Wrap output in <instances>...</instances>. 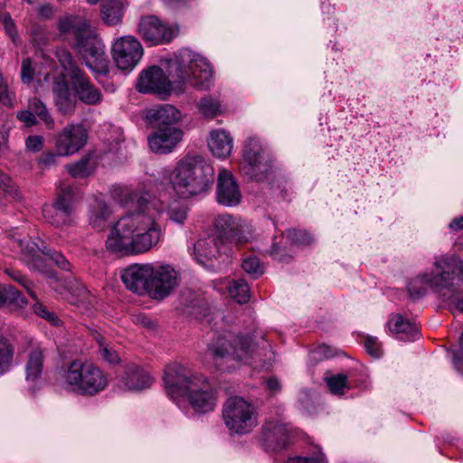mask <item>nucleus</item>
Instances as JSON below:
<instances>
[{"mask_svg": "<svg viewBox=\"0 0 463 463\" xmlns=\"http://www.w3.org/2000/svg\"><path fill=\"white\" fill-rule=\"evenodd\" d=\"M175 74L178 83L173 86L163 69L151 66L144 70L137 83V90L141 93H155L164 97L173 91L176 94L184 92V84L191 82L198 90H208L212 84L213 71L208 61L189 49H181L175 57Z\"/></svg>", "mask_w": 463, "mask_h": 463, "instance_id": "1", "label": "nucleus"}, {"mask_svg": "<svg viewBox=\"0 0 463 463\" xmlns=\"http://www.w3.org/2000/svg\"><path fill=\"white\" fill-rule=\"evenodd\" d=\"M161 238L156 211L148 203L122 216L106 241L107 250L113 253L139 254L148 251Z\"/></svg>", "mask_w": 463, "mask_h": 463, "instance_id": "2", "label": "nucleus"}, {"mask_svg": "<svg viewBox=\"0 0 463 463\" xmlns=\"http://www.w3.org/2000/svg\"><path fill=\"white\" fill-rule=\"evenodd\" d=\"M206 354L217 366L222 361L234 360L243 364L268 368L274 360V352L262 335L224 332L207 345Z\"/></svg>", "mask_w": 463, "mask_h": 463, "instance_id": "3", "label": "nucleus"}, {"mask_svg": "<svg viewBox=\"0 0 463 463\" xmlns=\"http://www.w3.org/2000/svg\"><path fill=\"white\" fill-rule=\"evenodd\" d=\"M163 379L171 399L175 401L186 397L197 413H207L214 410L217 391L204 376L194 374L179 364H171L165 367Z\"/></svg>", "mask_w": 463, "mask_h": 463, "instance_id": "4", "label": "nucleus"}, {"mask_svg": "<svg viewBox=\"0 0 463 463\" xmlns=\"http://www.w3.org/2000/svg\"><path fill=\"white\" fill-rule=\"evenodd\" d=\"M213 176V167L202 156L186 155L172 172L171 183L179 196L189 198L207 192Z\"/></svg>", "mask_w": 463, "mask_h": 463, "instance_id": "5", "label": "nucleus"}, {"mask_svg": "<svg viewBox=\"0 0 463 463\" xmlns=\"http://www.w3.org/2000/svg\"><path fill=\"white\" fill-rule=\"evenodd\" d=\"M62 379L67 388L77 394L94 396L108 386V379L94 364L74 360L64 369Z\"/></svg>", "mask_w": 463, "mask_h": 463, "instance_id": "6", "label": "nucleus"}, {"mask_svg": "<svg viewBox=\"0 0 463 463\" xmlns=\"http://www.w3.org/2000/svg\"><path fill=\"white\" fill-rule=\"evenodd\" d=\"M430 275V288L439 293L449 307V298L458 297L456 287L463 282V262L454 256L436 257Z\"/></svg>", "mask_w": 463, "mask_h": 463, "instance_id": "7", "label": "nucleus"}, {"mask_svg": "<svg viewBox=\"0 0 463 463\" xmlns=\"http://www.w3.org/2000/svg\"><path fill=\"white\" fill-rule=\"evenodd\" d=\"M56 56L63 71L67 73L71 88L78 99L82 103L90 106L101 103L103 99L101 91L90 82L71 53L65 49H61L57 51Z\"/></svg>", "mask_w": 463, "mask_h": 463, "instance_id": "8", "label": "nucleus"}, {"mask_svg": "<svg viewBox=\"0 0 463 463\" xmlns=\"http://www.w3.org/2000/svg\"><path fill=\"white\" fill-rule=\"evenodd\" d=\"M240 170L250 180L262 182L271 172V158L268 147L257 137H249L243 146Z\"/></svg>", "mask_w": 463, "mask_h": 463, "instance_id": "9", "label": "nucleus"}, {"mask_svg": "<svg viewBox=\"0 0 463 463\" xmlns=\"http://www.w3.org/2000/svg\"><path fill=\"white\" fill-rule=\"evenodd\" d=\"M222 416L230 431L250 433L258 424L255 407L241 397H230L223 405Z\"/></svg>", "mask_w": 463, "mask_h": 463, "instance_id": "10", "label": "nucleus"}, {"mask_svg": "<svg viewBox=\"0 0 463 463\" xmlns=\"http://www.w3.org/2000/svg\"><path fill=\"white\" fill-rule=\"evenodd\" d=\"M216 238L226 246L227 243L241 245L252 236L250 225L241 218L231 214H220L213 222Z\"/></svg>", "mask_w": 463, "mask_h": 463, "instance_id": "11", "label": "nucleus"}, {"mask_svg": "<svg viewBox=\"0 0 463 463\" xmlns=\"http://www.w3.org/2000/svg\"><path fill=\"white\" fill-rule=\"evenodd\" d=\"M152 268L148 296L156 300H163L179 287L181 272L168 263L152 264Z\"/></svg>", "mask_w": 463, "mask_h": 463, "instance_id": "12", "label": "nucleus"}, {"mask_svg": "<svg viewBox=\"0 0 463 463\" xmlns=\"http://www.w3.org/2000/svg\"><path fill=\"white\" fill-rule=\"evenodd\" d=\"M74 44L87 67L99 75L109 74V60L105 54L104 44L92 30Z\"/></svg>", "mask_w": 463, "mask_h": 463, "instance_id": "13", "label": "nucleus"}, {"mask_svg": "<svg viewBox=\"0 0 463 463\" xmlns=\"http://www.w3.org/2000/svg\"><path fill=\"white\" fill-rule=\"evenodd\" d=\"M112 59L122 71H131L144 55L140 42L132 35L116 39L111 46Z\"/></svg>", "mask_w": 463, "mask_h": 463, "instance_id": "14", "label": "nucleus"}, {"mask_svg": "<svg viewBox=\"0 0 463 463\" xmlns=\"http://www.w3.org/2000/svg\"><path fill=\"white\" fill-rule=\"evenodd\" d=\"M290 429L283 419H269L261 428L260 439L267 450H280L287 448Z\"/></svg>", "mask_w": 463, "mask_h": 463, "instance_id": "15", "label": "nucleus"}, {"mask_svg": "<svg viewBox=\"0 0 463 463\" xmlns=\"http://www.w3.org/2000/svg\"><path fill=\"white\" fill-rule=\"evenodd\" d=\"M138 33L145 42L153 45L169 43L175 36L174 30L155 15L140 19Z\"/></svg>", "mask_w": 463, "mask_h": 463, "instance_id": "16", "label": "nucleus"}, {"mask_svg": "<svg viewBox=\"0 0 463 463\" xmlns=\"http://www.w3.org/2000/svg\"><path fill=\"white\" fill-rule=\"evenodd\" d=\"M87 138L88 133L82 125H68L57 136L55 149L66 156L74 155L85 146Z\"/></svg>", "mask_w": 463, "mask_h": 463, "instance_id": "17", "label": "nucleus"}, {"mask_svg": "<svg viewBox=\"0 0 463 463\" xmlns=\"http://www.w3.org/2000/svg\"><path fill=\"white\" fill-rule=\"evenodd\" d=\"M151 274H153L151 263H135L122 270L121 279L128 290L138 295L148 296Z\"/></svg>", "mask_w": 463, "mask_h": 463, "instance_id": "18", "label": "nucleus"}, {"mask_svg": "<svg viewBox=\"0 0 463 463\" xmlns=\"http://www.w3.org/2000/svg\"><path fill=\"white\" fill-rule=\"evenodd\" d=\"M194 250L197 261L213 270L220 269V265H216L214 260L218 256L221 257L222 253L227 255L226 246L222 245V242L213 236L198 240Z\"/></svg>", "mask_w": 463, "mask_h": 463, "instance_id": "19", "label": "nucleus"}, {"mask_svg": "<svg viewBox=\"0 0 463 463\" xmlns=\"http://www.w3.org/2000/svg\"><path fill=\"white\" fill-rule=\"evenodd\" d=\"M217 202L225 206L238 205L241 199L239 184L232 173L225 168L219 170L216 185Z\"/></svg>", "mask_w": 463, "mask_h": 463, "instance_id": "20", "label": "nucleus"}, {"mask_svg": "<svg viewBox=\"0 0 463 463\" xmlns=\"http://www.w3.org/2000/svg\"><path fill=\"white\" fill-rule=\"evenodd\" d=\"M148 137V146L152 152L166 155L174 151L183 139V130L180 128H155Z\"/></svg>", "mask_w": 463, "mask_h": 463, "instance_id": "21", "label": "nucleus"}, {"mask_svg": "<svg viewBox=\"0 0 463 463\" xmlns=\"http://www.w3.org/2000/svg\"><path fill=\"white\" fill-rule=\"evenodd\" d=\"M180 309L186 316L202 319L209 312L207 301L203 293L184 288L180 294Z\"/></svg>", "mask_w": 463, "mask_h": 463, "instance_id": "22", "label": "nucleus"}, {"mask_svg": "<svg viewBox=\"0 0 463 463\" xmlns=\"http://www.w3.org/2000/svg\"><path fill=\"white\" fill-rule=\"evenodd\" d=\"M67 79V73L63 71L59 76L54 77L52 85L54 104L62 114H71L75 109V99Z\"/></svg>", "mask_w": 463, "mask_h": 463, "instance_id": "23", "label": "nucleus"}, {"mask_svg": "<svg viewBox=\"0 0 463 463\" xmlns=\"http://www.w3.org/2000/svg\"><path fill=\"white\" fill-rule=\"evenodd\" d=\"M58 30L61 35L73 38L74 42L91 31L90 24L83 14H66L60 18Z\"/></svg>", "mask_w": 463, "mask_h": 463, "instance_id": "24", "label": "nucleus"}, {"mask_svg": "<svg viewBox=\"0 0 463 463\" xmlns=\"http://www.w3.org/2000/svg\"><path fill=\"white\" fill-rule=\"evenodd\" d=\"M45 361V350L41 346L32 347L24 363L25 381L33 389L42 378Z\"/></svg>", "mask_w": 463, "mask_h": 463, "instance_id": "25", "label": "nucleus"}, {"mask_svg": "<svg viewBox=\"0 0 463 463\" xmlns=\"http://www.w3.org/2000/svg\"><path fill=\"white\" fill-rule=\"evenodd\" d=\"M146 118L154 128H178L181 112L174 106L165 104L148 110Z\"/></svg>", "mask_w": 463, "mask_h": 463, "instance_id": "26", "label": "nucleus"}, {"mask_svg": "<svg viewBox=\"0 0 463 463\" xmlns=\"http://www.w3.org/2000/svg\"><path fill=\"white\" fill-rule=\"evenodd\" d=\"M120 383L124 389L128 391H141L150 387L152 378L147 372L137 364H128L125 367Z\"/></svg>", "mask_w": 463, "mask_h": 463, "instance_id": "27", "label": "nucleus"}, {"mask_svg": "<svg viewBox=\"0 0 463 463\" xmlns=\"http://www.w3.org/2000/svg\"><path fill=\"white\" fill-rule=\"evenodd\" d=\"M387 326L390 331L403 341H413L420 336V328L416 323L411 322L400 314L390 317Z\"/></svg>", "mask_w": 463, "mask_h": 463, "instance_id": "28", "label": "nucleus"}, {"mask_svg": "<svg viewBox=\"0 0 463 463\" xmlns=\"http://www.w3.org/2000/svg\"><path fill=\"white\" fill-rule=\"evenodd\" d=\"M13 240L14 246L16 245L22 252L27 257V260L31 261L33 267L39 270H42V258L39 253H43V250H47V246L42 241L41 245L34 241H27L22 238L20 234L13 233L10 235Z\"/></svg>", "mask_w": 463, "mask_h": 463, "instance_id": "29", "label": "nucleus"}, {"mask_svg": "<svg viewBox=\"0 0 463 463\" xmlns=\"http://www.w3.org/2000/svg\"><path fill=\"white\" fill-rule=\"evenodd\" d=\"M232 141L233 139L229 132L217 129L211 131L208 146L213 156L219 158H226L232 154Z\"/></svg>", "mask_w": 463, "mask_h": 463, "instance_id": "30", "label": "nucleus"}, {"mask_svg": "<svg viewBox=\"0 0 463 463\" xmlns=\"http://www.w3.org/2000/svg\"><path fill=\"white\" fill-rule=\"evenodd\" d=\"M110 213L111 211L107 203L102 199L94 197L88 211L90 225L98 231L104 230L107 227Z\"/></svg>", "mask_w": 463, "mask_h": 463, "instance_id": "31", "label": "nucleus"}, {"mask_svg": "<svg viewBox=\"0 0 463 463\" xmlns=\"http://www.w3.org/2000/svg\"><path fill=\"white\" fill-rule=\"evenodd\" d=\"M43 213L45 220L55 227L71 226L74 222V213L54 203L45 206Z\"/></svg>", "mask_w": 463, "mask_h": 463, "instance_id": "32", "label": "nucleus"}, {"mask_svg": "<svg viewBox=\"0 0 463 463\" xmlns=\"http://www.w3.org/2000/svg\"><path fill=\"white\" fill-rule=\"evenodd\" d=\"M100 14L108 25H116L122 21L124 5L120 0H101Z\"/></svg>", "mask_w": 463, "mask_h": 463, "instance_id": "33", "label": "nucleus"}, {"mask_svg": "<svg viewBox=\"0 0 463 463\" xmlns=\"http://www.w3.org/2000/svg\"><path fill=\"white\" fill-rule=\"evenodd\" d=\"M68 293L67 299L70 303L84 310L90 309L95 302V297L79 282L73 283L70 287Z\"/></svg>", "mask_w": 463, "mask_h": 463, "instance_id": "34", "label": "nucleus"}, {"mask_svg": "<svg viewBox=\"0 0 463 463\" xmlns=\"http://www.w3.org/2000/svg\"><path fill=\"white\" fill-rule=\"evenodd\" d=\"M77 203L78 194L74 186L69 184H61L60 187L57 188L52 203L61 208L64 207L67 211L75 214Z\"/></svg>", "mask_w": 463, "mask_h": 463, "instance_id": "35", "label": "nucleus"}, {"mask_svg": "<svg viewBox=\"0 0 463 463\" xmlns=\"http://www.w3.org/2000/svg\"><path fill=\"white\" fill-rule=\"evenodd\" d=\"M93 154L88 153L75 163L66 165L65 168L71 176L74 178H85L95 169V162L92 161Z\"/></svg>", "mask_w": 463, "mask_h": 463, "instance_id": "36", "label": "nucleus"}, {"mask_svg": "<svg viewBox=\"0 0 463 463\" xmlns=\"http://www.w3.org/2000/svg\"><path fill=\"white\" fill-rule=\"evenodd\" d=\"M14 346L5 335L0 334V375L7 373L13 364Z\"/></svg>", "mask_w": 463, "mask_h": 463, "instance_id": "37", "label": "nucleus"}, {"mask_svg": "<svg viewBox=\"0 0 463 463\" xmlns=\"http://www.w3.org/2000/svg\"><path fill=\"white\" fill-rule=\"evenodd\" d=\"M430 275L423 273L410 280L407 285V290L413 300L421 298L426 295L428 288H430Z\"/></svg>", "mask_w": 463, "mask_h": 463, "instance_id": "38", "label": "nucleus"}, {"mask_svg": "<svg viewBox=\"0 0 463 463\" xmlns=\"http://www.w3.org/2000/svg\"><path fill=\"white\" fill-rule=\"evenodd\" d=\"M199 111L206 118H214L223 112L221 100L212 95L204 96L197 105Z\"/></svg>", "mask_w": 463, "mask_h": 463, "instance_id": "39", "label": "nucleus"}, {"mask_svg": "<svg viewBox=\"0 0 463 463\" xmlns=\"http://www.w3.org/2000/svg\"><path fill=\"white\" fill-rule=\"evenodd\" d=\"M2 298L1 307L10 305L22 307L26 304V299L21 292L10 285L3 286Z\"/></svg>", "mask_w": 463, "mask_h": 463, "instance_id": "40", "label": "nucleus"}, {"mask_svg": "<svg viewBox=\"0 0 463 463\" xmlns=\"http://www.w3.org/2000/svg\"><path fill=\"white\" fill-rule=\"evenodd\" d=\"M29 109L34 115H37L45 124L48 129L54 128V120L49 113L45 104L38 98H33L29 101Z\"/></svg>", "mask_w": 463, "mask_h": 463, "instance_id": "41", "label": "nucleus"}, {"mask_svg": "<svg viewBox=\"0 0 463 463\" xmlns=\"http://www.w3.org/2000/svg\"><path fill=\"white\" fill-rule=\"evenodd\" d=\"M96 340L99 345V353L105 362L111 364H117L120 362L118 353L109 343L106 342L103 336L98 335Z\"/></svg>", "mask_w": 463, "mask_h": 463, "instance_id": "42", "label": "nucleus"}, {"mask_svg": "<svg viewBox=\"0 0 463 463\" xmlns=\"http://www.w3.org/2000/svg\"><path fill=\"white\" fill-rule=\"evenodd\" d=\"M231 296L240 304L247 303L250 300V288L244 279L233 280L230 287Z\"/></svg>", "mask_w": 463, "mask_h": 463, "instance_id": "43", "label": "nucleus"}, {"mask_svg": "<svg viewBox=\"0 0 463 463\" xmlns=\"http://www.w3.org/2000/svg\"><path fill=\"white\" fill-rule=\"evenodd\" d=\"M327 387L331 393L344 395L345 391L350 389L347 383V375L337 373L326 379Z\"/></svg>", "mask_w": 463, "mask_h": 463, "instance_id": "44", "label": "nucleus"}, {"mask_svg": "<svg viewBox=\"0 0 463 463\" xmlns=\"http://www.w3.org/2000/svg\"><path fill=\"white\" fill-rule=\"evenodd\" d=\"M0 189L10 198L20 201L22 199L21 192L16 184L9 176L0 171Z\"/></svg>", "mask_w": 463, "mask_h": 463, "instance_id": "45", "label": "nucleus"}, {"mask_svg": "<svg viewBox=\"0 0 463 463\" xmlns=\"http://www.w3.org/2000/svg\"><path fill=\"white\" fill-rule=\"evenodd\" d=\"M241 267L243 270L252 278L258 279L263 274V268L260 260L255 256H249L242 260Z\"/></svg>", "mask_w": 463, "mask_h": 463, "instance_id": "46", "label": "nucleus"}, {"mask_svg": "<svg viewBox=\"0 0 463 463\" xmlns=\"http://www.w3.org/2000/svg\"><path fill=\"white\" fill-rule=\"evenodd\" d=\"M286 237L294 244L308 245L313 241V238L310 233L301 230H288L286 232Z\"/></svg>", "mask_w": 463, "mask_h": 463, "instance_id": "47", "label": "nucleus"}, {"mask_svg": "<svg viewBox=\"0 0 463 463\" xmlns=\"http://www.w3.org/2000/svg\"><path fill=\"white\" fill-rule=\"evenodd\" d=\"M64 156L60 151H46L43 153L38 160V165L41 169H48L53 165H56L61 157Z\"/></svg>", "mask_w": 463, "mask_h": 463, "instance_id": "48", "label": "nucleus"}, {"mask_svg": "<svg viewBox=\"0 0 463 463\" xmlns=\"http://www.w3.org/2000/svg\"><path fill=\"white\" fill-rule=\"evenodd\" d=\"M43 254L48 257L51 260H52L60 269L63 270L71 269L70 262L61 252L47 248L46 250H43Z\"/></svg>", "mask_w": 463, "mask_h": 463, "instance_id": "49", "label": "nucleus"}, {"mask_svg": "<svg viewBox=\"0 0 463 463\" xmlns=\"http://www.w3.org/2000/svg\"><path fill=\"white\" fill-rule=\"evenodd\" d=\"M287 463H327V459L319 449L313 456L290 458Z\"/></svg>", "mask_w": 463, "mask_h": 463, "instance_id": "50", "label": "nucleus"}, {"mask_svg": "<svg viewBox=\"0 0 463 463\" xmlns=\"http://www.w3.org/2000/svg\"><path fill=\"white\" fill-rule=\"evenodd\" d=\"M33 310L35 314H37L39 317L46 319L47 321L51 322L54 326L60 325V318L53 313L49 311L46 307L40 303H36L33 306Z\"/></svg>", "mask_w": 463, "mask_h": 463, "instance_id": "51", "label": "nucleus"}, {"mask_svg": "<svg viewBox=\"0 0 463 463\" xmlns=\"http://www.w3.org/2000/svg\"><path fill=\"white\" fill-rule=\"evenodd\" d=\"M364 348L373 357L378 358L382 355L381 344L376 337L366 336L364 339Z\"/></svg>", "mask_w": 463, "mask_h": 463, "instance_id": "52", "label": "nucleus"}, {"mask_svg": "<svg viewBox=\"0 0 463 463\" xmlns=\"http://www.w3.org/2000/svg\"><path fill=\"white\" fill-rule=\"evenodd\" d=\"M34 77V69L32 66L30 58L24 59L22 62L21 80L24 83L29 84Z\"/></svg>", "mask_w": 463, "mask_h": 463, "instance_id": "53", "label": "nucleus"}, {"mask_svg": "<svg viewBox=\"0 0 463 463\" xmlns=\"http://www.w3.org/2000/svg\"><path fill=\"white\" fill-rule=\"evenodd\" d=\"M167 214L169 219L172 221L178 223H183L187 217V211L184 206H171L167 211Z\"/></svg>", "mask_w": 463, "mask_h": 463, "instance_id": "54", "label": "nucleus"}, {"mask_svg": "<svg viewBox=\"0 0 463 463\" xmlns=\"http://www.w3.org/2000/svg\"><path fill=\"white\" fill-rule=\"evenodd\" d=\"M43 137L40 135L29 136L25 139L26 149L33 153L41 151L43 147Z\"/></svg>", "mask_w": 463, "mask_h": 463, "instance_id": "55", "label": "nucleus"}, {"mask_svg": "<svg viewBox=\"0 0 463 463\" xmlns=\"http://www.w3.org/2000/svg\"><path fill=\"white\" fill-rule=\"evenodd\" d=\"M1 21L5 26L6 33L12 37L13 41H15V37L17 36V31L15 24L8 13H5L1 15Z\"/></svg>", "mask_w": 463, "mask_h": 463, "instance_id": "56", "label": "nucleus"}, {"mask_svg": "<svg viewBox=\"0 0 463 463\" xmlns=\"http://www.w3.org/2000/svg\"><path fill=\"white\" fill-rule=\"evenodd\" d=\"M17 118L23 122L26 127H33L37 124L35 115L29 110H22L17 112Z\"/></svg>", "mask_w": 463, "mask_h": 463, "instance_id": "57", "label": "nucleus"}, {"mask_svg": "<svg viewBox=\"0 0 463 463\" xmlns=\"http://www.w3.org/2000/svg\"><path fill=\"white\" fill-rule=\"evenodd\" d=\"M0 103L6 107L12 106V99L8 92V86L2 75H0Z\"/></svg>", "mask_w": 463, "mask_h": 463, "instance_id": "58", "label": "nucleus"}, {"mask_svg": "<svg viewBox=\"0 0 463 463\" xmlns=\"http://www.w3.org/2000/svg\"><path fill=\"white\" fill-rule=\"evenodd\" d=\"M270 255L273 257V259L282 262H288L290 259V256L285 253V249L277 243L272 244Z\"/></svg>", "mask_w": 463, "mask_h": 463, "instance_id": "59", "label": "nucleus"}, {"mask_svg": "<svg viewBox=\"0 0 463 463\" xmlns=\"http://www.w3.org/2000/svg\"><path fill=\"white\" fill-rule=\"evenodd\" d=\"M8 275L15 281H17L19 284H21L24 288L27 289V291L33 295L30 289L31 282L28 280V279L24 276L20 271L17 270H7Z\"/></svg>", "mask_w": 463, "mask_h": 463, "instance_id": "60", "label": "nucleus"}, {"mask_svg": "<svg viewBox=\"0 0 463 463\" xmlns=\"http://www.w3.org/2000/svg\"><path fill=\"white\" fill-rule=\"evenodd\" d=\"M266 388L272 393L281 391V384L276 377H269L265 381Z\"/></svg>", "mask_w": 463, "mask_h": 463, "instance_id": "61", "label": "nucleus"}, {"mask_svg": "<svg viewBox=\"0 0 463 463\" xmlns=\"http://www.w3.org/2000/svg\"><path fill=\"white\" fill-rule=\"evenodd\" d=\"M451 232H458L463 231V216L455 217L449 224Z\"/></svg>", "mask_w": 463, "mask_h": 463, "instance_id": "62", "label": "nucleus"}, {"mask_svg": "<svg viewBox=\"0 0 463 463\" xmlns=\"http://www.w3.org/2000/svg\"><path fill=\"white\" fill-rule=\"evenodd\" d=\"M135 323L146 328L154 327V322L146 316L139 315L135 317Z\"/></svg>", "mask_w": 463, "mask_h": 463, "instance_id": "63", "label": "nucleus"}, {"mask_svg": "<svg viewBox=\"0 0 463 463\" xmlns=\"http://www.w3.org/2000/svg\"><path fill=\"white\" fill-rule=\"evenodd\" d=\"M449 307L463 313V298L452 297L449 298Z\"/></svg>", "mask_w": 463, "mask_h": 463, "instance_id": "64", "label": "nucleus"}]
</instances>
